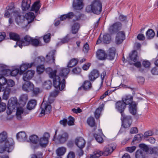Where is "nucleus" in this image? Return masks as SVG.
I'll return each mask as SVG.
<instances>
[{"mask_svg": "<svg viewBox=\"0 0 158 158\" xmlns=\"http://www.w3.org/2000/svg\"><path fill=\"white\" fill-rule=\"evenodd\" d=\"M47 73L50 78L53 79L54 87L60 90H63L65 87V81L64 78L69 72V70L67 68H62L60 70L59 76L56 75V70H53L50 68H47L46 70Z\"/></svg>", "mask_w": 158, "mask_h": 158, "instance_id": "1", "label": "nucleus"}, {"mask_svg": "<svg viewBox=\"0 0 158 158\" xmlns=\"http://www.w3.org/2000/svg\"><path fill=\"white\" fill-rule=\"evenodd\" d=\"M19 106V105L18 103L17 99L15 98H12L9 101L8 109L10 111L9 114L14 110H17L16 115L17 118L20 119L21 118L20 115L23 113V109L22 105L20 107Z\"/></svg>", "mask_w": 158, "mask_h": 158, "instance_id": "2", "label": "nucleus"}, {"mask_svg": "<svg viewBox=\"0 0 158 158\" xmlns=\"http://www.w3.org/2000/svg\"><path fill=\"white\" fill-rule=\"evenodd\" d=\"M102 9V5L99 0H95L90 5L86 8V10L88 12H92L97 14L100 13Z\"/></svg>", "mask_w": 158, "mask_h": 158, "instance_id": "3", "label": "nucleus"}, {"mask_svg": "<svg viewBox=\"0 0 158 158\" xmlns=\"http://www.w3.org/2000/svg\"><path fill=\"white\" fill-rule=\"evenodd\" d=\"M132 97L131 95L126 96L123 99V102L125 105H130L129 111L133 115H135L136 113V104L134 102L132 101Z\"/></svg>", "mask_w": 158, "mask_h": 158, "instance_id": "4", "label": "nucleus"}, {"mask_svg": "<svg viewBox=\"0 0 158 158\" xmlns=\"http://www.w3.org/2000/svg\"><path fill=\"white\" fill-rule=\"evenodd\" d=\"M14 142L12 139H10L5 143L4 148L0 147V153H2L4 151L8 152H11L14 148Z\"/></svg>", "mask_w": 158, "mask_h": 158, "instance_id": "5", "label": "nucleus"}, {"mask_svg": "<svg viewBox=\"0 0 158 158\" xmlns=\"http://www.w3.org/2000/svg\"><path fill=\"white\" fill-rule=\"evenodd\" d=\"M122 24L119 22H117L111 25L109 28V31L110 34H114L120 30Z\"/></svg>", "mask_w": 158, "mask_h": 158, "instance_id": "6", "label": "nucleus"}, {"mask_svg": "<svg viewBox=\"0 0 158 158\" xmlns=\"http://www.w3.org/2000/svg\"><path fill=\"white\" fill-rule=\"evenodd\" d=\"M32 38L28 35H26L24 38L18 42L16 44L22 48V46H27L31 44Z\"/></svg>", "mask_w": 158, "mask_h": 158, "instance_id": "7", "label": "nucleus"}, {"mask_svg": "<svg viewBox=\"0 0 158 158\" xmlns=\"http://www.w3.org/2000/svg\"><path fill=\"white\" fill-rule=\"evenodd\" d=\"M49 137L50 135L48 133L46 132L44 133L43 136L39 140L40 145L41 147H45L46 146Z\"/></svg>", "mask_w": 158, "mask_h": 158, "instance_id": "8", "label": "nucleus"}, {"mask_svg": "<svg viewBox=\"0 0 158 158\" xmlns=\"http://www.w3.org/2000/svg\"><path fill=\"white\" fill-rule=\"evenodd\" d=\"M41 114H44L45 113H48L50 112L51 110V106L47 102L43 101L41 105Z\"/></svg>", "mask_w": 158, "mask_h": 158, "instance_id": "9", "label": "nucleus"}, {"mask_svg": "<svg viewBox=\"0 0 158 158\" xmlns=\"http://www.w3.org/2000/svg\"><path fill=\"white\" fill-rule=\"evenodd\" d=\"M122 117L123 119L122 125L123 127L125 128L129 127L131 126L132 122L131 117L124 115V116H122L121 119L122 118Z\"/></svg>", "mask_w": 158, "mask_h": 158, "instance_id": "10", "label": "nucleus"}, {"mask_svg": "<svg viewBox=\"0 0 158 158\" xmlns=\"http://www.w3.org/2000/svg\"><path fill=\"white\" fill-rule=\"evenodd\" d=\"M125 103L123 101H118L116 103V108L120 112L122 116H124V115H125L123 112L125 109Z\"/></svg>", "mask_w": 158, "mask_h": 158, "instance_id": "11", "label": "nucleus"}, {"mask_svg": "<svg viewBox=\"0 0 158 158\" xmlns=\"http://www.w3.org/2000/svg\"><path fill=\"white\" fill-rule=\"evenodd\" d=\"M125 39V33L123 31L119 32L117 34L115 39V42L117 44L121 43Z\"/></svg>", "mask_w": 158, "mask_h": 158, "instance_id": "12", "label": "nucleus"}, {"mask_svg": "<svg viewBox=\"0 0 158 158\" xmlns=\"http://www.w3.org/2000/svg\"><path fill=\"white\" fill-rule=\"evenodd\" d=\"M35 71L33 70H30L27 71L23 74V79L24 81L30 80L33 77Z\"/></svg>", "mask_w": 158, "mask_h": 158, "instance_id": "13", "label": "nucleus"}, {"mask_svg": "<svg viewBox=\"0 0 158 158\" xmlns=\"http://www.w3.org/2000/svg\"><path fill=\"white\" fill-rule=\"evenodd\" d=\"M55 51L52 50L49 52L48 54L46 55V61L49 63H54L55 57L54 55Z\"/></svg>", "mask_w": 158, "mask_h": 158, "instance_id": "14", "label": "nucleus"}, {"mask_svg": "<svg viewBox=\"0 0 158 158\" xmlns=\"http://www.w3.org/2000/svg\"><path fill=\"white\" fill-rule=\"evenodd\" d=\"M69 137L68 134L65 132L59 135L57 137V139L61 143H65L68 139Z\"/></svg>", "mask_w": 158, "mask_h": 158, "instance_id": "15", "label": "nucleus"}, {"mask_svg": "<svg viewBox=\"0 0 158 158\" xmlns=\"http://www.w3.org/2000/svg\"><path fill=\"white\" fill-rule=\"evenodd\" d=\"M34 85L32 83L29 81H27L23 85V89L26 92H29L33 89Z\"/></svg>", "mask_w": 158, "mask_h": 158, "instance_id": "16", "label": "nucleus"}, {"mask_svg": "<svg viewBox=\"0 0 158 158\" xmlns=\"http://www.w3.org/2000/svg\"><path fill=\"white\" fill-rule=\"evenodd\" d=\"M75 143L79 148H84L85 143V140L81 137L77 138L75 139Z\"/></svg>", "mask_w": 158, "mask_h": 158, "instance_id": "17", "label": "nucleus"}, {"mask_svg": "<svg viewBox=\"0 0 158 158\" xmlns=\"http://www.w3.org/2000/svg\"><path fill=\"white\" fill-rule=\"evenodd\" d=\"M73 6L75 10H81L83 8V4L82 0H74Z\"/></svg>", "mask_w": 158, "mask_h": 158, "instance_id": "18", "label": "nucleus"}, {"mask_svg": "<svg viewBox=\"0 0 158 158\" xmlns=\"http://www.w3.org/2000/svg\"><path fill=\"white\" fill-rule=\"evenodd\" d=\"M115 148V145H114L113 146L111 145L106 147L104 148L103 152H102V155L105 156H108L109 154H111Z\"/></svg>", "mask_w": 158, "mask_h": 158, "instance_id": "19", "label": "nucleus"}, {"mask_svg": "<svg viewBox=\"0 0 158 158\" xmlns=\"http://www.w3.org/2000/svg\"><path fill=\"white\" fill-rule=\"evenodd\" d=\"M99 76V73L98 71L97 70L94 69L89 75V79L90 81H94Z\"/></svg>", "mask_w": 158, "mask_h": 158, "instance_id": "20", "label": "nucleus"}, {"mask_svg": "<svg viewBox=\"0 0 158 158\" xmlns=\"http://www.w3.org/2000/svg\"><path fill=\"white\" fill-rule=\"evenodd\" d=\"M33 64L34 63H24L22 64L20 67V74H22L26 70L32 67Z\"/></svg>", "mask_w": 158, "mask_h": 158, "instance_id": "21", "label": "nucleus"}, {"mask_svg": "<svg viewBox=\"0 0 158 158\" xmlns=\"http://www.w3.org/2000/svg\"><path fill=\"white\" fill-rule=\"evenodd\" d=\"M31 1L30 0H23L22 2V8L23 11H26L30 7Z\"/></svg>", "mask_w": 158, "mask_h": 158, "instance_id": "22", "label": "nucleus"}, {"mask_svg": "<svg viewBox=\"0 0 158 158\" xmlns=\"http://www.w3.org/2000/svg\"><path fill=\"white\" fill-rule=\"evenodd\" d=\"M14 16L15 18L17 24L19 25L21 22L20 19L21 15L19 12L18 11L15 10L11 14V17H12Z\"/></svg>", "mask_w": 158, "mask_h": 158, "instance_id": "23", "label": "nucleus"}, {"mask_svg": "<svg viewBox=\"0 0 158 158\" xmlns=\"http://www.w3.org/2000/svg\"><path fill=\"white\" fill-rule=\"evenodd\" d=\"M96 55L98 58L101 60L105 59L107 56L105 51L101 49L97 51L96 52Z\"/></svg>", "mask_w": 158, "mask_h": 158, "instance_id": "24", "label": "nucleus"}, {"mask_svg": "<svg viewBox=\"0 0 158 158\" xmlns=\"http://www.w3.org/2000/svg\"><path fill=\"white\" fill-rule=\"evenodd\" d=\"M17 139L19 141H25L27 137L25 133L23 131H21L18 133L16 135Z\"/></svg>", "mask_w": 158, "mask_h": 158, "instance_id": "25", "label": "nucleus"}, {"mask_svg": "<svg viewBox=\"0 0 158 158\" xmlns=\"http://www.w3.org/2000/svg\"><path fill=\"white\" fill-rule=\"evenodd\" d=\"M9 88H6L5 89V88L2 87V86H0V91H2L3 92V98L5 100H7L9 96Z\"/></svg>", "mask_w": 158, "mask_h": 158, "instance_id": "26", "label": "nucleus"}, {"mask_svg": "<svg viewBox=\"0 0 158 158\" xmlns=\"http://www.w3.org/2000/svg\"><path fill=\"white\" fill-rule=\"evenodd\" d=\"M115 49L114 48H112L109 49L107 56L109 59L111 60L114 59L115 56Z\"/></svg>", "mask_w": 158, "mask_h": 158, "instance_id": "27", "label": "nucleus"}, {"mask_svg": "<svg viewBox=\"0 0 158 158\" xmlns=\"http://www.w3.org/2000/svg\"><path fill=\"white\" fill-rule=\"evenodd\" d=\"M41 6V4L40 1L38 0L35 2L31 8V10L35 11L36 13L38 12Z\"/></svg>", "mask_w": 158, "mask_h": 158, "instance_id": "28", "label": "nucleus"}, {"mask_svg": "<svg viewBox=\"0 0 158 158\" xmlns=\"http://www.w3.org/2000/svg\"><path fill=\"white\" fill-rule=\"evenodd\" d=\"M34 14L32 12H29L26 14L24 16V18L28 20V23L31 22L35 18Z\"/></svg>", "mask_w": 158, "mask_h": 158, "instance_id": "29", "label": "nucleus"}, {"mask_svg": "<svg viewBox=\"0 0 158 158\" xmlns=\"http://www.w3.org/2000/svg\"><path fill=\"white\" fill-rule=\"evenodd\" d=\"M7 79L4 77L1 76L0 77V86H2V87L5 88V89L6 88H9V94L10 93V89L9 87H6V82Z\"/></svg>", "mask_w": 158, "mask_h": 158, "instance_id": "30", "label": "nucleus"}, {"mask_svg": "<svg viewBox=\"0 0 158 158\" xmlns=\"http://www.w3.org/2000/svg\"><path fill=\"white\" fill-rule=\"evenodd\" d=\"M66 151V148L64 147H60L56 150V152L58 156H61L64 154Z\"/></svg>", "mask_w": 158, "mask_h": 158, "instance_id": "31", "label": "nucleus"}, {"mask_svg": "<svg viewBox=\"0 0 158 158\" xmlns=\"http://www.w3.org/2000/svg\"><path fill=\"white\" fill-rule=\"evenodd\" d=\"M155 33L154 31L151 29H148L146 33V35L148 39H152L154 36Z\"/></svg>", "mask_w": 158, "mask_h": 158, "instance_id": "32", "label": "nucleus"}, {"mask_svg": "<svg viewBox=\"0 0 158 158\" xmlns=\"http://www.w3.org/2000/svg\"><path fill=\"white\" fill-rule=\"evenodd\" d=\"M36 104V101L35 100H31L28 102L27 108L29 110L32 109L34 108Z\"/></svg>", "mask_w": 158, "mask_h": 158, "instance_id": "33", "label": "nucleus"}, {"mask_svg": "<svg viewBox=\"0 0 158 158\" xmlns=\"http://www.w3.org/2000/svg\"><path fill=\"white\" fill-rule=\"evenodd\" d=\"M9 35L10 39L15 41H17V42L20 41V37L19 35L17 34L10 32L9 34Z\"/></svg>", "mask_w": 158, "mask_h": 158, "instance_id": "34", "label": "nucleus"}, {"mask_svg": "<svg viewBox=\"0 0 158 158\" xmlns=\"http://www.w3.org/2000/svg\"><path fill=\"white\" fill-rule=\"evenodd\" d=\"M74 16V14L73 12H70L67 14L64 15L60 17V20L61 21H63L66 19H71Z\"/></svg>", "mask_w": 158, "mask_h": 158, "instance_id": "35", "label": "nucleus"}, {"mask_svg": "<svg viewBox=\"0 0 158 158\" xmlns=\"http://www.w3.org/2000/svg\"><path fill=\"white\" fill-rule=\"evenodd\" d=\"M7 135L6 132L3 131L0 134V143H2L3 142H5L9 139L7 140Z\"/></svg>", "mask_w": 158, "mask_h": 158, "instance_id": "36", "label": "nucleus"}, {"mask_svg": "<svg viewBox=\"0 0 158 158\" xmlns=\"http://www.w3.org/2000/svg\"><path fill=\"white\" fill-rule=\"evenodd\" d=\"M80 27L79 24L78 23H75L72 27V31L73 34H76Z\"/></svg>", "mask_w": 158, "mask_h": 158, "instance_id": "37", "label": "nucleus"}, {"mask_svg": "<svg viewBox=\"0 0 158 158\" xmlns=\"http://www.w3.org/2000/svg\"><path fill=\"white\" fill-rule=\"evenodd\" d=\"M77 59L75 58L71 59L68 62L67 66L69 68H72L77 65Z\"/></svg>", "mask_w": 158, "mask_h": 158, "instance_id": "38", "label": "nucleus"}, {"mask_svg": "<svg viewBox=\"0 0 158 158\" xmlns=\"http://www.w3.org/2000/svg\"><path fill=\"white\" fill-rule=\"evenodd\" d=\"M137 53L136 51H133L129 54V57L131 60L135 62L137 60Z\"/></svg>", "mask_w": 158, "mask_h": 158, "instance_id": "39", "label": "nucleus"}, {"mask_svg": "<svg viewBox=\"0 0 158 158\" xmlns=\"http://www.w3.org/2000/svg\"><path fill=\"white\" fill-rule=\"evenodd\" d=\"M83 86L84 89L87 90L91 88L92 84L90 81L86 80L84 82Z\"/></svg>", "mask_w": 158, "mask_h": 158, "instance_id": "40", "label": "nucleus"}, {"mask_svg": "<svg viewBox=\"0 0 158 158\" xmlns=\"http://www.w3.org/2000/svg\"><path fill=\"white\" fill-rule=\"evenodd\" d=\"M27 99V94H23L20 96V102L22 106H24L26 104Z\"/></svg>", "mask_w": 158, "mask_h": 158, "instance_id": "41", "label": "nucleus"}, {"mask_svg": "<svg viewBox=\"0 0 158 158\" xmlns=\"http://www.w3.org/2000/svg\"><path fill=\"white\" fill-rule=\"evenodd\" d=\"M110 36L108 34H106L103 35V41L104 43L106 44H108L110 43Z\"/></svg>", "mask_w": 158, "mask_h": 158, "instance_id": "42", "label": "nucleus"}, {"mask_svg": "<svg viewBox=\"0 0 158 158\" xmlns=\"http://www.w3.org/2000/svg\"><path fill=\"white\" fill-rule=\"evenodd\" d=\"M10 75V70L5 69H2L0 74V76H8Z\"/></svg>", "mask_w": 158, "mask_h": 158, "instance_id": "43", "label": "nucleus"}, {"mask_svg": "<svg viewBox=\"0 0 158 158\" xmlns=\"http://www.w3.org/2000/svg\"><path fill=\"white\" fill-rule=\"evenodd\" d=\"M135 156L136 158H144V155L141 150H138L135 153Z\"/></svg>", "mask_w": 158, "mask_h": 158, "instance_id": "44", "label": "nucleus"}, {"mask_svg": "<svg viewBox=\"0 0 158 158\" xmlns=\"http://www.w3.org/2000/svg\"><path fill=\"white\" fill-rule=\"evenodd\" d=\"M44 60V58L43 56L38 57L35 59L34 65L37 64L41 63Z\"/></svg>", "mask_w": 158, "mask_h": 158, "instance_id": "45", "label": "nucleus"}, {"mask_svg": "<svg viewBox=\"0 0 158 158\" xmlns=\"http://www.w3.org/2000/svg\"><path fill=\"white\" fill-rule=\"evenodd\" d=\"M87 123L91 127L94 126L95 123L94 118L93 117H89L87 120Z\"/></svg>", "mask_w": 158, "mask_h": 158, "instance_id": "46", "label": "nucleus"}, {"mask_svg": "<svg viewBox=\"0 0 158 158\" xmlns=\"http://www.w3.org/2000/svg\"><path fill=\"white\" fill-rule=\"evenodd\" d=\"M29 139L31 142L33 143L36 144L38 141V138L35 135H33L29 137Z\"/></svg>", "mask_w": 158, "mask_h": 158, "instance_id": "47", "label": "nucleus"}, {"mask_svg": "<svg viewBox=\"0 0 158 158\" xmlns=\"http://www.w3.org/2000/svg\"><path fill=\"white\" fill-rule=\"evenodd\" d=\"M15 85V82L12 80H7L6 82V87H9L10 89V92L11 91L10 87H13Z\"/></svg>", "mask_w": 158, "mask_h": 158, "instance_id": "48", "label": "nucleus"}, {"mask_svg": "<svg viewBox=\"0 0 158 158\" xmlns=\"http://www.w3.org/2000/svg\"><path fill=\"white\" fill-rule=\"evenodd\" d=\"M52 85L51 81L50 80H48L44 82L43 86L44 88L46 89H49L50 88Z\"/></svg>", "mask_w": 158, "mask_h": 158, "instance_id": "49", "label": "nucleus"}, {"mask_svg": "<svg viewBox=\"0 0 158 158\" xmlns=\"http://www.w3.org/2000/svg\"><path fill=\"white\" fill-rule=\"evenodd\" d=\"M102 107H99L96 110L95 113V116L96 119H98L99 118L101 111L102 110Z\"/></svg>", "mask_w": 158, "mask_h": 158, "instance_id": "50", "label": "nucleus"}, {"mask_svg": "<svg viewBox=\"0 0 158 158\" xmlns=\"http://www.w3.org/2000/svg\"><path fill=\"white\" fill-rule=\"evenodd\" d=\"M149 153L150 154H158V148L154 147L153 148H150L149 149Z\"/></svg>", "mask_w": 158, "mask_h": 158, "instance_id": "51", "label": "nucleus"}, {"mask_svg": "<svg viewBox=\"0 0 158 158\" xmlns=\"http://www.w3.org/2000/svg\"><path fill=\"white\" fill-rule=\"evenodd\" d=\"M94 136L96 140L99 143H102L103 141V139L100 135L95 134H94Z\"/></svg>", "mask_w": 158, "mask_h": 158, "instance_id": "52", "label": "nucleus"}, {"mask_svg": "<svg viewBox=\"0 0 158 158\" xmlns=\"http://www.w3.org/2000/svg\"><path fill=\"white\" fill-rule=\"evenodd\" d=\"M70 40V39L68 36H66L61 40V42L58 43L57 45L58 46L63 44L66 43Z\"/></svg>", "mask_w": 158, "mask_h": 158, "instance_id": "53", "label": "nucleus"}, {"mask_svg": "<svg viewBox=\"0 0 158 158\" xmlns=\"http://www.w3.org/2000/svg\"><path fill=\"white\" fill-rule=\"evenodd\" d=\"M139 147L143 151H144L146 152L148 151V152H149V148H148L147 145L143 144H141L139 145Z\"/></svg>", "mask_w": 158, "mask_h": 158, "instance_id": "54", "label": "nucleus"}, {"mask_svg": "<svg viewBox=\"0 0 158 158\" xmlns=\"http://www.w3.org/2000/svg\"><path fill=\"white\" fill-rule=\"evenodd\" d=\"M44 68L43 65L38 66L37 67V71L38 74L42 73L44 71Z\"/></svg>", "mask_w": 158, "mask_h": 158, "instance_id": "55", "label": "nucleus"}, {"mask_svg": "<svg viewBox=\"0 0 158 158\" xmlns=\"http://www.w3.org/2000/svg\"><path fill=\"white\" fill-rule=\"evenodd\" d=\"M15 10H14V9H9L8 11H6L4 14L5 16L8 18L10 15H11V14Z\"/></svg>", "mask_w": 158, "mask_h": 158, "instance_id": "56", "label": "nucleus"}, {"mask_svg": "<svg viewBox=\"0 0 158 158\" xmlns=\"http://www.w3.org/2000/svg\"><path fill=\"white\" fill-rule=\"evenodd\" d=\"M20 71L19 69H15L12 71L10 70V75L12 76H15Z\"/></svg>", "mask_w": 158, "mask_h": 158, "instance_id": "57", "label": "nucleus"}, {"mask_svg": "<svg viewBox=\"0 0 158 158\" xmlns=\"http://www.w3.org/2000/svg\"><path fill=\"white\" fill-rule=\"evenodd\" d=\"M31 44L33 46H37L39 44V42L37 39H32Z\"/></svg>", "mask_w": 158, "mask_h": 158, "instance_id": "58", "label": "nucleus"}, {"mask_svg": "<svg viewBox=\"0 0 158 158\" xmlns=\"http://www.w3.org/2000/svg\"><path fill=\"white\" fill-rule=\"evenodd\" d=\"M89 49V45L87 43H86L83 45V51L85 53H87L88 52Z\"/></svg>", "mask_w": 158, "mask_h": 158, "instance_id": "59", "label": "nucleus"}, {"mask_svg": "<svg viewBox=\"0 0 158 158\" xmlns=\"http://www.w3.org/2000/svg\"><path fill=\"white\" fill-rule=\"evenodd\" d=\"M6 108V105L4 103H1L0 104V112L4 111Z\"/></svg>", "mask_w": 158, "mask_h": 158, "instance_id": "60", "label": "nucleus"}, {"mask_svg": "<svg viewBox=\"0 0 158 158\" xmlns=\"http://www.w3.org/2000/svg\"><path fill=\"white\" fill-rule=\"evenodd\" d=\"M50 38V34L48 33L45 35L44 37V40L45 42H48L49 41Z\"/></svg>", "mask_w": 158, "mask_h": 158, "instance_id": "61", "label": "nucleus"}, {"mask_svg": "<svg viewBox=\"0 0 158 158\" xmlns=\"http://www.w3.org/2000/svg\"><path fill=\"white\" fill-rule=\"evenodd\" d=\"M81 72V69L78 67H77L73 69L72 70V72L76 74H79Z\"/></svg>", "mask_w": 158, "mask_h": 158, "instance_id": "62", "label": "nucleus"}, {"mask_svg": "<svg viewBox=\"0 0 158 158\" xmlns=\"http://www.w3.org/2000/svg\"><path fill=\"white\" fill-rule=\"evenodd\" d=\"M136 149L135 147L134 146L128 147L126 148V150L129 152L132 153Z\"/></svg>", "mask_w": 158, "mask_h": 158, "instance_id": "63", "label": "nucleus"}, {"mask_svg": "<svg viewBox=\"0 0 158 158\" xmlns=\"http://www.w3.org/2000/svg\"><path fill=\"white\" fill-rule=\"evenodd\" d=\"M142 135L139 134L136 135L134 138V140L135 141H140L141 139Z\"/></svg>", "mask_w": 158, "mask_h": 158, "instance_id": "64", "label": "nucleus"}]
</instances>
